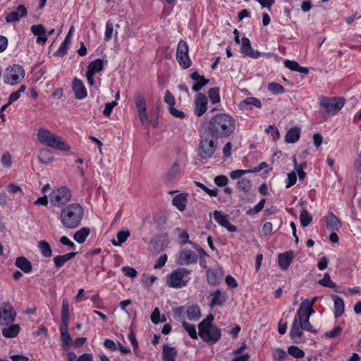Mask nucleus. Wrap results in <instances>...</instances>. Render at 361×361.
I'll return each instance as SVG.
<instances>
[{"label":"nucleus","mask_w":361,"mask_h":361,"mask_svg":"<svg viewBox=\"0 0 361 361\" xmlns=\"http://www.w3.org/2000/svg\"><path fill=\"white\" fill-rule=\"evenodd\" d=\"M236 128V120L229 114L219 113L205 123L204 131L214 140H223L232 136Z\"/></svg>","instance_id":"1"},{"label":"nucleus","mask_w":361,"mask_h":361,"mask_svg":"<svg viewBox=\"0 0 361 361\" xmlns=\"http://www.w3.org/2000/svg\"><path fill=\"white\" fill-rule=\"evenodd\" d=\"M83 216V207L78 203H71L62 208L59 219L64 228L74 229L81 224Z\"/></svg>","instance_id":"2"},{"label":"nucleus","mask_w":361,"mask_h":361,"mask_svg":"<svg viewBox=\"0 0 361 361\" xmlns=\"http://www.w3.org/2000/svg\"><path fill=\"white\" fill-rule=\"evenodd\" d=\"M214 320V316L210 313L198 324L200 337L204 342L210 344L216 343L221 338V331L213 324Z\"/></svg>","instance_id":"3"},{"label":"nucleus","mask_w":361,"mask_h":361,"mask_svg":"<svg viewBox=\"0 0 361 361\" xmlns=\"http://www.w3.org/2000/svg\"><path fill=\"white\" fill-rule=\"evenodd\" d=\"M345 102L343 97H321L319 106L323 118L326 121L336 116L343 109Z\"/></svg>","instance_id":"4"},{"label":"nucleus","mask_w":361,"mask_h":361,"mask_svg":"<svg viewBox=\"0 0 361 361\" xmlns=\"http://www.w3.org/2000/svg\"><path fill=\"white\" fill-rule=\"evenodd\" d=\"M69 320V302L67 298H63L61 306V324L59 326V330L61 334L62 348L64 350H68L71 345L73 344L72 338L68 333Z\"/></svg>","instance_id":"5"},{"label":"nucleus","mask_w":361,"mask_h":361,"mask_svg":"<svg viewBox=\"0 0 361 361\" xmlns=\"http://www.w3.org/2000/svg\"><path fill=\"white\" fill-rule=\"evenodd\" d=\"M37 135L38 140L43 145L64 152L71 149L69 145L64 142L61 137L53 134L47 129L39 128Z\"/></svg>","instance_id":"6"},{"label":"nucleus","mask_w":361,"mask_h":361,"mask_svg":"<svg viewBox=\"0 0 361 361\" xmlns=\"http://www.w3.org/2000/svg\"><path fill=\"white\" fill-rule=\"evenodd\" d=\"M191 270L185 267L174 269L166 276V283L172 288L185 287L191 279Z\"/></svg>","instance_id":"7"},{"label":"nucleus","mask_w":361,"mask_h":361,"mask_svg":"<svg viewBox=\"0 0 361 361\" xmlns=\"http://www.w3.org/2000/svg\"><path fill=\"white\" fill-rule=\"evenodd\" d=\"M217 140L204 132L197 148V154L201 159L207 160L213 156L217 147Z\"/></svg>","instance_id":"8"},{"label":"nucleus","mask_w":361,"mask_h":361,"mask_svg":"<svg viewBox=\"0 0 361 361\" xmlns=\"http://www.w3.org/2000/svg\"><path fill=\"white\" fill-rule=\"evenodd\" d=\"M25 71L24 68L19 64H13L6 68L4 75V81L6 84L16 85L24 78Z\"/></svg>","instance_id":"9"},{"label":"nucleus","mask_w":361,"mask_h":361,"mask_svg":"<svg viewBox=\"0 0 361 361\" xmlns=\"http://www.w3.org/2000/svg\"><path fill=\"white\" fill-rule=\"evenodd\" d=\"M71 190L66 186L54 190L49 195L50 202L54 207L64 205L71 200Z\"/></svg>","instance_id":"10"},{"label":"nucleus","mask_w":361,"mask_h":361,"mask_svg":"<svg viewBox=\"0 0 361 361\" xmlns=\"http://www.w3.org/2000/svg\"><path fill=\"white\" fill-rule=\"evenodd\" d=\"M188 52V44L184 40H180L177 46L176 58L179 66L183 69H187L192 66Z\"/></svg>","instance_id":"11"},{"label":"nucleus","mask_w":361,"mask_h":361,"mask_svg":"<svg viewBox=\"0 0 361 361\" xmlns=\"http://www.w3.org/2000/svg\"><path fill=\"white\" fill-rule=\"evenodd\" d=\"M16 312L9 302L0 304V326L8 325L14 322Z\"/></svg>","instance_id":"12"},{"label":"nucleus","mask_w":361,"mask_h":361,"mask_svg":"<svg viewBox=\"0 0 361 361\" xmlns=\"http://www.w3.org/2000/svg\"><path fill=\"white\" fill-rule=\"evenodd\" d=\"M317 299V298L314 297L312 300L305 299L301 302L295 316L297 317L298 321L310 319V316L314 313L313 306Z\"/></svg>","instance_id":"13"},{"label":"nucleus","mask_w":361,"mask_h":361,"mask_svg":"<svg viewBox=\"0 0 361 361\" xmlns=\"http://www.w3.org/2000/svg\"><path fill=\"white\" fill-rule=\"evenodd\" d=\"M302 331L301 324L298 322L297 317H295L289 332L290 338L293 343H302L305 342Z\"/></svg>","instance_id":"14"},{"label":"nucleus","mask_w":361,"mask_h":361,"mask_svg":"<svg viewBox=\"0 0 361 361\" xmlns=\"http://www.w3.org/2000/svg\"><path fill=\"white\" fill-rule=\"evenodd\" d=\"M197 259L198 256L194 251L188 249H183L179 251L177 263L180 265L195 264Z\"/></svg>","instance_id":"15"},{"label":"nucleus","mask_w":361,"mask_h":361,"mask_svg":"<svg viewBox=\"0 0 361 361\" xmlns=\"http://www.w3.org/2000/svg\"><path fill=\"white\" fill-rule=\"evenodd\" d=\"M224 276V270L220 267L209 268L207 271V281L211 286H218Z\"/></svg>","instance_id":"16"},{"label":"nucleus","mask_w":361,"mask_h":361,"mask_svg":"<svg viewBox=\"0 0 361 361\" xmlns=\"http://www.w3.org/2000/svg\"><path fill=\"white\" fill-rule=\"evenodd\" d=\"M240 53L244 56H247L252 59H258L262 56V53L260 51L257 50H254L252 48L250 40L245 37L242 38Z\"/></svg>","instance_id":"17"},{"label":"nucleus","mask_w":361,"mask_h":361,"mask_svg":"<svg viewBox=\"0 0 361 361\" xmlns=\"http://www.w3.org/2000/svg\"><path fill=\"white\" fill-rule=\"evenodd\" d=\"M214 219L221 226L226 228L228 231H237V227L230 223L228 215L224 214L222 212L215 210L214 212Z\"/></svg>","instance_id":"18"},{"label":"nucleus","mask_w":361,"mask_h":361,"mask_svg":"<svg viewBox=\"0 0 361 361\" xmlns=\"http://www.w3.org/2000/svg\"><path fill=\"white\" fill-rule=\"evenodd\" d=\"M27 14V10L23 4H20L17 6L15 11L8 13L5 18L6 23H16L24 18Z\"/></svg>","instance_id":"19"},{"label":"nucleus","mask_w":361,"mask_h":361,"mask_svg":"<svg viewBox=\"0 0 361 361\" xmlns=\"http://www.w3.org/2000/svg\"><path fill=\"white\" fill-rule=\"evenodd\" d=\"M195 114L198 117L202 116L207 110V97L204 94L199 93L195 101Z\"/></svg>","instance_id":"20"},{"label":"nucleus","mask_w":361,"mask_h":361,"mask_svg":"<svg viewBox=\"0 0 361 361\" xmlns=\"http://www.w3.org/2000/svg\"><path fill=\"white\" fill-rule=\"evenodd\" d=\"M209 306L214 307L216 306H222L227 300L225 293H222L219 289L211 293L209 296Z\"/></svg>","instance_id":"21"},{"label":"nucleus","mask_w":361,"mask_h":361,"mask_svg":"<svg viewBox=\"0 0 361 361\" xmlns=\"http://www.w3.org/2000/svg\"><path fill=\"white\" fill-rule=\"evenodd\" d=\"M293 258L294 252L293 250H289L283 253H280L278 255V262L281 269L283 270L288 269L290 266L291 263L293 262Z\"/></svg>","instance_id":"22"},{"label":"nucleus","mask_w":361,"mask_h":361,"mask_svg":"<svg viewBox=\"0 0 361 361\" xmlns=\"http://www.w3.org/2000/svg\"><path fill=\"white\" fill-rule=\"evenodd\" d=\"M73 90L75 97L78 99H82L87 97V90L80 79L75 78L73 81Z\"/></svg>","instance_id":"23"},{"label":"nucleus","mask_w":361,"mask_h":361,"mask_svg":"<svg viewBox=\"0 0 361 361\" xmlns=\"http://www.w3.org/2000/svg\"><path fill=\"white\" fill-rule=\"evenodd\" d=\"M190 78L196 82L192 85V90L195 92H199L204 86L209 83V80L206 79L203 75H200L197 71L192 73L190 75Z\"/></svg>","instance_id":"24"},{"label":"nucleus","mask_w":361,"mask_h":361,"mask_svg":"<svg viewBox=\"0 0 361 361\" xmlns=\"http://www.w3.org/2000/svg\"><path fill=\"white\" fill-rule=\"evenodd\" d=\"M188 194L185 192L180 193L176 195L172 200V204L180 212H183L186 209L188 203Z\"/></svg>","instance_id":"25"},{"label":"nucleus","mask_w":361,"mask_h":361,"mask_svg":"<svg viewBox=\"0 0 361 361\" xmlns=\"http://www.w3.org/2000/svg\"><path fill=\"white\" fill-rule=\"evenodd\" d=\"M185 314L190 321H197L201 317V311L198 305L192 304L185 307Z\"/></svg>","instance_id":"26"},{"label":"nucleus","mask_w":361,"mask_h":361,"mask_svg":"<svg viewBox=\"0 0 361 361\" xmlns=\"http://www.w3.org/2000/svg\"><path fill=\"white\" fill-rule=\"evenodd\" d=\"M341 227V222L339 219L331 212H329L326 216V228L331 231H338Z\"/></svg>","instance_id":"27"},{"label":"nucleus","mask_w":361,"mask_h":361,"mask_svg":"<svg viewBox=\"0 0 361 361\" xmlns=\"http://www.w3.org/2000/svg\"><path fill=\"white\" fill-rule=\"evenodd\" d=\"M77 255L76 252H71L62 255H56L53 261L57 269L61 268L69 260L73 259Z\"/></svg>","instance_id":"28"},{"label":"nucleus","mask_w":361,"mask_h":361,"mask_svg":"<svg viewBox=\"0 0 361 361\" xmlns=\"http://www.w3.org/2000/svg\"><path fill=\"white\" fill-rule=\"evenodd\" d=\"M15 264L25 274H29L32 270V263L23 256L17 257Z\"/></svg>","instance_id":"29"},{"label":"nucleus","mask_w":361,"mask_h":361,"mask_svg":"<svg viewBox=\"0 0 361 361\" xmlns=\"http://www.w3.org/2000/svg\"><path fill=\"white\" fill-rule=\"evenodd\" d=\"M20 331V327L18 324L13 323L8 324L7 327L2 329L1 334L4 337L7 338H16Z\"/></svg>","instance_id":"30"},{"label":"nucleus","mask_w":361,"mask_h":361,"mask_svg":"<svg viewBox=\"0 0 361 361\" xmlns=\"http://www.w3.org/2000/svg\"><path fill=\"white\" fill-rule=\"evenodd\" d=\"M177 354H178V352L174 347H171L168 344H164L163 345V349H162V360H163V361H175Z\"/></svg>","instance_id":"31"},{"label":"nucleus","mask_w":361,"mask_h":361,"mask_svg":"<svg viewBox=\"0 0 361 361\" xmlns=\"http://www.w3.org/2000/svg\"><path fill=\"white\" fill-rule=\"evenodd\" d=\"M332 299L334 302V316L336 318L341 317L345 311V304L343 298L338 295H333Z\"/></svg>","instance_id":"32"},{"label":"nucleus","mask_w":361,"mask_h":361,"mask_svg":"<svg viewBox=\"0 0 361 361\" xmlns=\"http://www.w3.org/2000/svg\"><path fill=\"white\" fill-rule=\"evenodd\" d=\"M300 128L298 127H292L286 133L285 135V141L287 143H295L300 137Z\"/></svg>","instance_id":"33"},{"label":"nucleus","mask_w":361,"mask_h":361,"mask_svg":"<svg viewBox=\"0 0 361 361\" xmlns=\"http://www.w3.org/2000/svg\"><path fill=\"white\" fill-rule=\"evenodd\" d=\"M90 233V229L87 227H82L73 235V239L78 243L82 244L85 242L87 236Z\"/></svg>","instance_id":"34"},{"label":"nucleus","mask_w":361,"mask_h":361,"mask_svg":"<svg viewBox=\"0 0 361 361\" xmlns=\"http://www.w3.org/2000/svg\"><path fill=\"white\" fill-rule=\"evenodd\" d=\"M71 34L68 33L63 41V42L61 44L59 48L56 51L55 55L58 56H63L67 54V51L69 48V44L71 43Z\"/></svg>","instance_id":"35"},{"label":"nucleus","mask_w":361,"mask_h":361,"mask_svg":"<svg viewBox=\"0 0 361 361\" xmlns=\"http://www.w3.org/2000/svg\"><path fill=\"white\" fill-rule=\"evenodd\" d=\"M104 61L102 59H97L91 61L88 66L87 72L96 74L103 70Z\"/></svg>","instance_id":"36"},{"label":"nucleus","mask_w":361,"mask_h":361,"mask_svg":"<svg viewBox=\"0 0 361 361\" xmlns=\"http://www.w3.org/2000/svg\"><path fill=\"white\" fill-rule=\"evenodd\" d=\"M252 105L257 108H261L262 107V102L261 101L253 97H247L243 100L240 104V106L241 109H247L248 106Z\"/></svg>","instance_id":"37"},{"label":"nucleus","mask_w":361,"mask_h":361,"mask_svg":"<svg viewBox=\"0 0 361 361\" xmlns=\"http://www.w3.org/2000/svg\"><path fill=\"white\" fill-rule=\"evenodd\" d=\"M130 233L128 230L120 231L117 233V240L113 239L111 243L115 246H120L125 243L130 236Z\"/></svg>","instance_id":"38"},{"label":"nucleus","mask_w":361,"mask_h":361,"mask_svg":"<svg viewBox=\"0 0 361 361\" xmlns=\"http://www.w3.org/2000/svg\"><path fill=\"white\" fill-rule=\"evenodd\" d=\"M181 324L191 338L195 340L198 338L196 331V326L194 324H189L185 320H183L181 322Z\"/></svg>","instance_id":"39"},{"label":"nucleus","mask_w":361,"mask_h":361,"mask_svg":"<svg viewBox=\"0 0 361 361\" xmlns=\"http://www.w3.org/2000/svg\"><path fill=\"white\" fill-rule=\"evenodd\" d=\"M38 247L40 250L42 255L44 257H50L52 255V251L50 245L44 240H41L38 243Z\"/></svg>","instance_id":"40"},{"label":"nucleus","mask_w":361,"mask_h":361,"mask_svg":"<svg viewBox=\"0 0 361 361\" xmlns=\"http://www.w3.org/2000/svg\"><path fill=\"white\" fill-rule=\"evenodd\" d=\"M38 159L39 162L47 164L54 161V157L49 149H42L39 152Z\"/></svg>","instance_id":"41"},{"label":"nucleus","mask_w":361,"mask_h":361,"mask_svg":"<svg viewBox=\"0 0 361 361\" xmlns=\"http://www.w3.org/2000/svg\"><path fill=\"white\" fill-rule=\"evenodd\" d=\"M173 318L176 321H183L185 320V306H178L173 307L172 309Z\"/></svg>","instance_id":"42"},{"label":"nucleus","mask_w":361,"mask_h":361,"mask_svg":"<svg viewBox=\"0 0 361 361\" xmlns=\"http://www.w3.org/2000/svg\"><path fill=\"white\" fill-rule=\"evenodd\" d=\"M300 221L301 226L306 227L312 222V216L305 209H303L300 214Z\"/></svg>","instance_id":"43"},{"label":"nucleus","mask_w":361,"mask_h":361,"mask_svg":"<svg viewBox=\"0 0 361 361\" xmlns=\"http://www.w3.org/2000/svg\"><path fill=\"white\" fill-rule=\"evenodd\" d=\"M268 90L274 94H283L285 92V88L279 83L272 82L268 85Z\"/></svg>","instance_id":"44"},{"label":"nucleus","mask_w":361,"mask_h":361,"mask_svg":"<svg viewBox=\"0 0 361 361\" xmlns=\"http://www.w3.org/2000/svg\"><path fill=\"white\" fill-rule=\"evenodd\" d=\"M288 353L295 358H302L305 356V352L295 345H290L288 348Z\"/></svg>","instance_id":"45"},{"label":"nucleus","mask_w":361,"mask_h":361,"mask_svg":"<svg viewBox=\"0 0 361 361\" xmlns=\"http://www.w3.org/2000/svg\"><path fill=\"white\" fill-rule=\"evenodd\" d=\"M180 172L179 165L175 162L167 173L168 181L173 182Z\"/></svg>","instance_id":"46"},{"label":"nucleus","mask_w":361,"mask_h":361,"mask_svg":"<svg viewBox=\"0 0 361 361\" xmlns=\"http://www.w3.org/2000/svg\"><path fill=\"white\" fill-rule=\"evenodd\" d=\"M209 97L213 104L220 102L219 89L218 87H212L208 92Z\"/></svg>","instance_id":"47"},{"label":"nucleus","mask_w":361,"mask_h":361,"mask_svg":"<svg viewBox=\"0 0 361 361\" xmlns=\"http://www.w3.org/2000/svg\"><path fill=\"white\" fill-rule=\"evenodd\" d=\"M318 283L319 285L326 288H334L336 286L328 273L324 274L323 279H320Z\"/></svg>","instance_id":"48"},{"label":"nucleus","mask_w":361,"mask_h":361,"mask_svg":"<svg viewBox=\"0 0 361 361\" xmlns=\"http://www.w3.org/2000/svg\"><path fill=\"white\" fill-rule=\"evenodd\" d=\"M135 103L137 109L147 108L145 98L141 93L135 94Z\"/></svg>","instance_id":"49"},{"label":"nucleus","mask_w":361,"mask_h":361,"mask_svg":"<svg viewBox=\"0 0 361 361\" xmlns=\"http://www.w3.org/2000/svg\"><path fill=\"white\" fill-rule=\"evenodd\" d=\"M238 188L243 192H247L251 187V182L246 178H243L237 182Z\"/></svg>","instance_id":"50"},{"label":"nucleus","mask_w":361,"mask_h":361,"mask_svg":"<svg viewBox=\"0 0 361 361\" xmlns=\"http://www.w3.org/2000/svg\"><path fill=\"white\" fill-rule=\"evenodd\" d=\"M195 185L202 189L205 192H207L211 197H216L219 193V190L216 188L214 189H209L206 185L200 182L195 181Z\"/></svg>","instance_id":"51"},{"label":"nucleus","mask_w":361,"mask_h":361,"mask_svg":"<svg viewBox=\"0 0 361 361\" xmlns=\"http://www.w3.org/2000/svg\"><path fill=\"white\" fill-rule=\"evenodd\" d=\"M287 354L286 352L280 348H276L274 350L273 353V358L274 360L277 361H283L286 358H287Z\"/></svg>","instance_id":"52"},{"label":"nucleus","mask_w":361,"mask_h":361,"mask_svg":"<svg viewBox=\"0 0 361 361\" xmlns=\"http://www.w3.org/2000/svg\"><path fill=\"white\" fill-rule=\"evenodd\" d=\"M114 25L111 20H108L106 23V30L104 33V40L109 42L113 35Z\"/></svg>","instance_id":"53"},{"label":"nucleus","mask_w":361,"mask_h":361,"mask_svg":"<svg viewBox=\"0 0 361 361\" xmlns=\"http://www.w3.org/2000/svg\"><path fill=\"white\" fill-rule=\"evenodd\" d=\"M298 322H300V324H301L302 330L314 334H316L317 332V331L313 327V326L310 322V319L298 321Z\"/></svg>","instance_id":"54"},{"label":"nucleus","mask_w":361,"mask_h":361,"mask_svg":"<svg viewBox=\"0 0 361 361\" xmlns=\"http://www.w3.org/2000/svg\"><path fill=\"white\" fill-rule=\"evenodd\" d=\"M177 231L180 232L178 235L180 241V245H184L187 243L192 244V242L189 240V234L186 231H183L180 228H177Z\"/></svg>","instance_id":"55"},{"label":"nucleus","mask_w":361,"mask_h":361,"mask_svg":"<svg viewBox=\"0 0 361 361\" xmlns=\"http://www.w3.org/2000/svg\"><path fill=\"white\" fill-rule=\"evenodd\" d=\"M265 133H271V137L274 141L280 137V133L278 128L274 125H270L265 129Z\"/></svg>","instance_id":"56"},{"label":"nucleus","mask_w":361,"mask_h":361,"mask_svg":"<svg viewBox=\"0 0 361 361\" xmlns=\"http://www.w3.org/2000/svg\"><path fill=\"white\" fill-rule=\"evenodd\" d=\"M30 30L32 32L37 36L46 35L45 28L42 24L33 25L31 26Z\"/></svg>","instance_id":"57"},{"label":"nucleus","mask_w":361,"mask_h":361,"mask_svg":"<svg viewBox=\"0 0 361 361\" xmlns=\"http://www.w3.org/2000/svg\"><path fill=\"white\" fill-rule=\"evenodd\" d=\"M343 329L341 326H336L332 330L326 331L324 335L329 338H334L340 336L342 333Z\"/></svg>","instance_id":"58"},{"label":"nucleus","mask_w":361,"mask_h":361,"mask_svg":"<svg viewBox=\"0 0 361 361\" xmlns=\"http://www.w3.org/2000/svg\"><path fill=\"white\" fill-rule=\"evenodd\" d=\"M1 163L4 166L10 168L12 166L11 155L8 152H4L1 157Z\"/></svg>","instance_id":"59"},{"label":"nucleus","mask_w":361,"mask_h":361,"mask_svg":"<svg viewBox=\"0 0 361 361\" xmlns=\"http://www.w3.org/2000/svg\"><path fill=\"white\" fill-rule=\"evenodd\" d=\"M137 111L141 123L145 125L149 120L147 108L137 109Z\"/></svg>","instance_id":"60"},{"label":"nucleus","mask_w":361,"mask_h":361,"mask_svg":"<svg viewBox=\"0 0 361 361\" xmlns=\"http://www.w3.org/2000/svg\"><path fill=\"white\" fill-rule=\"evenodd\" d=\"M214 183L219 187H224L226 186L228 183V179L224 175H219L214 178Z\"/></svg>","instance_id":"61"},{"label":"nucleus","mask_w":361,"mask_h":361,"mask_svg":"<svg viewBox=\"0 0 361 361\" xmlns=\"http://www.w3.org/2000/svg\"><path fill=\"white\" fill-rule=\"evenodd\" d=\"M122 271L126 276L130 278H135L137 274V271L134 268L128 266L123 267L122 268Z\"/></svg>","instance_id":"62"},{"label":"nucleus","mask_w":361,"mask_h":361,"mask_svg":"<svg viewBox=\"0 0 361 361\" xmlns=\"http://www.w3.org/2000/svg\"><path fill=\"white\" fill-rule=\"evenodd\" d=\"M104 345L111 351H116L118 350V342L116 343L114 341L109 338H107L104 341Z\"/></svg>","instance_id":"63"},{"label":"nucleus","mask_w":361,"mask_h":361,"mask_svg":"<svg viewBox=\"0 0 361 361\" xmlns=\"http://www.w3.org/2000/svg\"><path fill=\"white\" fill-rule=\"evenodd\" d=\"M284 66L293 71L298 72L300 64L295 61L286 60L284 61Z\"/></svg>","instance_id":"64"}]
</instances>
